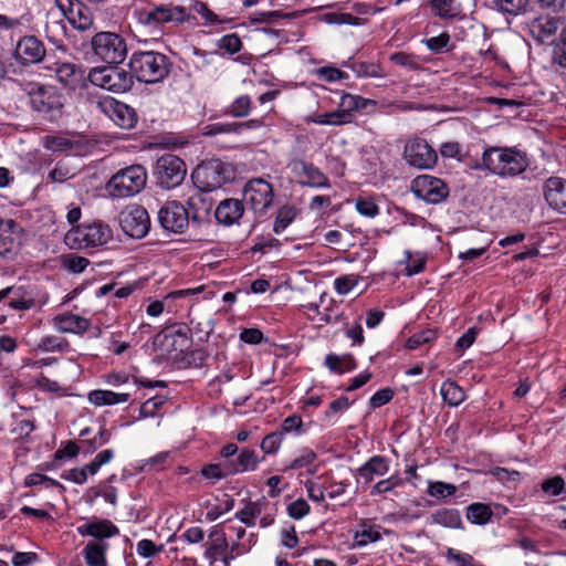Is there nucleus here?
<instances>
[{
	"label": "nucleus",
	"instance_id": "obj_13",
	"mask_svg": "<svg viewBox=\"0 0 566 566\" xmlns=\"http://www.w3.org/2000/svg\"><path fill=\"white\" fill-rule=\"evenodd\" d=\"M273 187L263 178L250 179L243 188V200L254 212H264L273 201Z\"/></svg>",
	"mask_w": 566,
	"mask_h": 566
},
{
	"label": "nucleus",
	"instance_id": "obj_50",
	"mask_svg": "<svg viewBox=\"0 0 566 566\" xmlns=\"http://www.w3.org/2000/svg\"><path fill=\"white\" fill-rule=\"evenodd\" d=\"M284 437L277 430L268 433L261 441L260 448L264 454H275L280 450Z\"/></svg>",
	"mask_w": 566,
	"mask_h": 566
},
{
	"label": "nucleus",
	"instance_id": "obj_16",
	"mask_svg": "<svg viewBox=\"0 0 566 566\" xmlns=\"http://www.w3.org/2000/svg\"><path fill=\"white\" fill-rule=\"evenodd\" d=\"M42 145L50 151L66 153L81 156L88 149V142L82 136L46 135L42 138Z\"/></svg>",
	"mask_w": 566,
	"mask_h": 566
},
{
	"label": "nucleus",
	"instance_id": "obj_27",
	"mask_svg": "<svg viewBox=\"0 0 566 566\" xmlns=\"http://www.w3.org/2000/svg\"><path fill=\"white\" fill-rule=\"evenodd\" d=\"M53 324L61 333L82 334L90 328V322L86 318L71 313L56 315Z\"/></svg>",
	"mask_w": 566,
	"mask_h": 566
},
{
	"label": "nucleus",
	"instance_id": "obj_55",
	"mask_svg": "<svg viewBox=\"0 0 566 566\" xmlns=\"http://www.w3.org/2000/svg\"><path fill=\"white\" fill-rule=\"evenodd\" d=\"M430 6L441 19H452L457 15L453 0H430Z\"/></svg>",
	"mask_w": 566,
	"mask_h": 566
},
{
	"label": "nucleus",
	"instance_id": "obj_18",
	"mask_svg": "<svg viewBox=\"0 0 566 566\" xmlns=\"http://www.w3.org/2000/svg\"><path fill=\"white\" fill-rule=\"evenodd\" d=\"M45 54L44 44L34 35L21 38L14 50V57L22 65L40 63Z\"/></svg>",
	"mask_w": 566,
	"mask_h": 566
},
{
	"label": "nucleus",
	"instance_id": "obj_53",
	"mask_svg": "<svg viewBox=\"0 0 566 566\" xmlns=\"http://www.w3.org/2000/svg\"><path fill=\"white\" fill-rule=\"evenodd\" d=\"M457 486L450 483L437 481L430 482L428 486V494L438 499H446L454 495Z\"/></svg>",
	"mask_w": 566,
	"mask_h": 566
},
{
	"label": "nucleus",
	"instance_id": "obj_56",
	"mask_svg": "<svg viewBox=\"0 0 566 566\" xmlns=\"http://www.w3.org/2000/svg\"><path fill=\"white\" fill-rule=\"evenodd\" d=\"M217 45L229 54H235L242 49L241 39L235 33L223 35L218 40Z\"/></svg>",
	"mask_w": 566,
	"mask_h": 566
},
{
	"label": "nucleus",
	"instance_id": "obj_7",
	"mask_svg": "<svg viewBox=\"0 0 566 566\" xmlns=\"http://www.w3.org/2000/svg\"><path fill=\"white\" fill-rule=\"evenodd\" d=\"M93 54L108 64H119L127 55L125 39L115 32L102 31L91 40Z\"/></svg>",
	"mask_w": 566,
	"mask_h": 566
},
{
	"label": "nucleus",
	"instance_id": "obj_41",
	"mask_svg": "<svg viewBox=\"0 0 566 566\" xmlns=\"http://www.w3.org/2000/svg\"><path fill=\"white\" fill-rule=\"evenodd\" d=\"M209 537L212 539V544L206 552L207 557L214 558L217 555L224 554L229 546L224 533L214 528L210 532Z\"/></svg>",
	"mask_w": 566,
	"mask_h": 566
},
{
	"label": "nucleus",
	"instance_id": "obj_58",
	"mask_svg": "<svg viewBox=\"0 0 566 566\" xmlns=\"http://www.w3.org/2000/svg\"><path fill=\"white\" fill-rule=\"evenodd\" d=\"M88 264L86 258L76 254H69L63 260V266L71 273H82Z\"/></svg>",
	"mask_w": 566,
	"mask_h": 566
},
{
	"label": "nucleus",
	"instance_id": "obj_34",
	"mask_svg": "<svg viewBox=\"0 0 566 566\" xmlns=\"http://www.w3.org/2000/svg\"><path fill=\"white\" fill-rule=\"evenodd\" d=\"M352 120V114L346 112L334 111L325 114L312 115L305 118L306 123H314L318 125H334L339 126L347 124Z\"/></svg>",
	"mask_w": 566,
	"mask_h": 566
},
{
	"label": "nucleus",
	"instance_id": "obj_15",
	"mask_svg": "<svg viewBox=\"0 0 566 566\" xmlns=\"http://www.w3.org/2000/svg\"><path fill=\"white\" fill-rule=\"evenodd\" d=\"M54 2L73 28L80 31L93 28L92 12L81 0H54Z\"/></svg>",
	"mask_w": 566,
	"mask_h": 566
},
{
	"label": "nucleus",
	"instance_id": "obj_5",
	"mask_svg": "<svg viewBox=\"0 0 566 566\" xmlns=\"http://www.w3.org/2000/svg\"><path fill=\"white\" fill-rule=\"evenodd\" d=\"M147 180V172L140 165H132L118 170L106 184L112 198H127L140 192Z\"/></svg>",
	"mask_w": 566,
	"mask_h": 566
},
{
	"label": "nucleus",
	"instance_id": "obj_47",
	"mask_svg": "<svg viewBox=\"0 0 566 566\" xmlns=\"http://www.w3.org/2000/svg\"><path fill=\"white\" fill-rule=\"evenodd\" d=\"M252 99L248 95L237 97L229 106L228 113L232 117L241 118L247 117L251 112Z\"/></svg>",
	"mask_w": 566,
	"mask_h": 566
},
{
	"label": "nucleus",
	"instance_id": "obj_10",
	"mask_svg": "<svg viewBox=\"0 0 566 566\" xmlns=\"http://www.w3.org/2000/svg\"><path fill=\"white\" fill-rule=\"evenodd\" d=\"M138 20L144 25L157 27L168 22H186L189 20V14L181 6L160 4L142 10Z\"/></svg>",
	"mask_w": 566,
	"mask_h": 566
},
{
	"label": "nucleus",
	"instance_id": "obj_45",
	"mask_svg": "<svg viewBox=\"0 0 566 566\" xmlns=\"http://www.w3.org/2000/svg\"><path fill=\"white\" fill-rule=\"evenodd\" d=\"M279 432L284 437L289 433H295L296 436H301L305 432L303 428V420L300 415H292L285 418L282 423L280 424Z\"/></svg>",
	"mask_w": 566,
	"mask_h": 566
},
{
	"label": "nucleus",
	"instance_id": "obj_22",
	"mask_svg": "<svg viewBox=\"0 0 566 566\" xmlns=\"http://www.w3.org/2000/svg\"><path fill=\"white\" fill-rule=\"evenodd\" d=\"M76 532L83 537H93V542H105V539L119 534L118 527L112 521L106 518H94L77 526Z\"/></svg>",
	"mask_w": 566,
	"mask_h": 566
},
{
	"label": "nucleus",
	"instance_id": "obj_23",
	"mask_svg": "<svg viewBox=\"0 0 566 566\" xmlns=\"http://www.w3.org/2000/svg\"><path fill=\"white\" fill-rule=\"evenodd\" d=\"M55 76L63 86L72 91L83 88L87 80L84 70L69 62L56 65Z\"/></svg>",
	"mask_w": 566,
	"mask_h": 566
},
{
	"label": "nucleus",
	"instance_id": "obj_40",
	"mask_svg": "<svg viewBox=\"0 0 566 566\" xmlns=\"http://www.w3.org/2000/svg\"><path fill=\"white\" fill-rule=\"evenodd\" d=\"M440 391L443 400L450 406H458L465 399L464 390L452 380H446Z\"/></svg>",
	"mask_w": 566,
	"mask_h": 566
},
{
	"label": "nucleus",
	"instance_id": "obj_57",
	"mask_svg": "<svg viewBox=\"0 0 566 566\" xmlns=\"http://www.w3.org/2000/svg\"><path fill=\"white\" fill-rule=\"evenodd\" d=\"M196 13L201 15L208 24L229 23L231 19H220L213 11H211L205 2L197 1L193 6Z\"/></svg>",
	"mask_w": 566,
	"mask_h": 566
},
{
	"label": "nucleus",
	"instance_id": "obj_2",
	"mask_svg": "<svg viewBox=\"0 0 566 566\" xmlns=\"http://www.w3.org/2000/svg\"><path fill=\"white\" fill-rule=\"evenodd\" d=\"M169 60L159 52L136 51L129 60V73L144 83L161 82L169 74Z\"/></svg>",
	"mask_w": 566,
	"mask_h": 566
},
{
	"label": "nucleus",
	"instance_id": "obj_19",
	"mask_svg": "<svg viewBox=\"0 0 566 566\" xmlns=\"http://www.w3.org/2000/svg\"><path fill=\"white\" fill-rule=\"evenodd\" d=\"M542 192L551 209L566 214V179L556 176L547 178L542 186Z\"/></svg>",
	"mask_w": 566,
	"mask_h": 566
},
{
	"label": "nucleus",
	"instance_id": "obj_64",
	"mask_svg": "<svg viewBox=\"0 0 566 566\" xmlns=\"http://www.w3.org/2000/svg\"><path fill=\"white\" fill-rule=\"evenodd\" d=\"M169 455L170 454L167 451L159 452L156 455L150 457L149 459L145 460L142 469L145 471L161 470L165 468V464H166L167 460L169 459Z\"/></svg>",
	"mask_w": 566,
	"mask_h": 566
},
{
	"label": "nucleus",
	"instance_id": "obj_32",
	"mask_svg": "<svg viewBox=\"0 0 566 566\" xmlns=\"http://www.w3.org/2000/svg\"><path fill=\"white\" fill-rule=\"evenodd\" d=\"M489 6L509 15H521L528 12V0H488Z\"/></svg>",
	"mask_w": 566,
	"mask_h": 566
},
{
	"label": "nucleus",
	"instance_id": "obj_25",
	"mask_svg": "<svg viewBox=\"0 0 566 566\" xmlns=\"http://www.w3.org/2000/svg\"><path fill=\"white\" fill-rule=\"evenodd\" d=\"M243 212L244 207L242 201L239 199L229 198L222 200L218 205L214 211V217L219 223L224 226H232L241 219Z\"/></svg>",
	"mask_w": 566,
	"mask_h": 566
},
{
	"label": "nucleus",
	"instance_id": "obj_49",
	"mask_svg": "<svg viewBox=\"0 0 566 566\" xmlns=\"http://www.w3.org/2000/svg\"><path fill=\"white\" fill-rule=\"evenodd\" d=\"M44 484L45 488H57L60 492H64L65 488L56 480H53L41 473H31L25 476L24 485L27 488H32L36 485Z\"/></svg>",
	"mask_w": 566,
	"mask_h": 566
},
{
	"label": "nucleus",
	"instance_id": "obj_62",
	"mask_svg": "<svg viewBox=\"0 0 566 566\" xmlns=\"http://www.w3.org/2000/svg\"><path fill=\"white\" fill-rule=\"evenodd\" d=\"M423 42L426 46L433 53H442L446 51L450 42V35L447 32H443L437 36L426 39Z\"/></svg>",
	"mask_w": 566,
	"mask_h": 566
},
{
	"label": "nucleus",
	"instance_id": "obj_30",
	"mask_svg": "<svg viewBox=\"0 0 566 566\" xmlns=\"http://www.w3.org/2000/svg\"><path fill=\"white\" fill-rule=\"evenodd\" d=\"M432 524H438L449 528H462L460 512L455 509H440L430 515Z\"/></svg>",
	"mask_w": 566,
	"mask_h": 566
},
{
	"label": "nucleus",
	"instance_id": "obj_9",
	"mask_svg": "<svg viewBox=\"0 0 566 566\" xmlns=\"http://www.w3.org/2000/svg\"><path fill=\"white\" fill-rule=\"evenodd\" d=\"M158 220L161 227L174 233H182L192 222H199V217L193 213L191 217L186 207L178 201L166 202L158 211Z\"/></svg>",
	"mask_w": 566,
	"mask_h": 566
},
{
	"label": "nucleus",
	"instance_id": "obj_38",
	"mask_svg": "<svg viewBox=\"0 0 566 566\" xmlns=\"http://www.w3.org/2000/svg\"><path fill=\"white\" fill-rule=\"evenodd\" d=\"M325 365L334 373L343 374L356 368V361L352 355L338 356L328 354L325 357Z\"/></svg>",
	"mask_w": 566,
	"mask_h": 566
},
{
	"label": "nucleus",
	"instance_id": "obj_52",
	"mask_svg": "<svg viewBox=\"0 0 566 566\" xmlns=\"http://www.w3.org/2000/svg\"><path fill=\"white\" fill-rule=\"evenodd\" d=\"M542 491L549 496H558L565 491V481L560 475L545 479L541 483Z\"/></svg>",
	"mask_w": 566,
	"mask_h": 566
},
{
	"label": "nucleus",
	"instance_id": "obj_59",
	"mask_svg": "<svg viewBox=\"0 0 566 566\" xmlns=\"http://www.w3.org/2000/svg\"><path fill=\"white\" fill-rule=\"evenodd\" d=\"M111 432L105 428L102 427L93 439L91 440H84L82 443L86 446V453H93L95 452L99 447L106 444L111 440Z\"/></svg>",
	"mask_w": 566,
	"mask_h": 566
},
{
	"label": "nucleus",
	"instance_id": "obj_21",
	"mask_svg": "<svg viewBox=\"0 0 566 566\" xmlns=\"http://www.w3.org/2000/svg\"><path fill=\"white\" fill-rule=\"evenodd\" d=\"M33 111L48 114L62 107L61 98L52 87L38 86L29 93Z\"/></svg>",
	"mask_w": 566,
	"mask_h": 566
},
{
	"label": "nucleus",
	"instance_id": "obj_8",
	"mask_svg": "<svg viewBox=\"0 0 566 566\" xmlns=\"http://www.w3.org/2000/svg\"><path fill=\"white\" fill-rule=\"evenodd\" d=\"M187 167L185 161L174 154L161 155L155 164L154 176L163 189H174L185 179Z\"/></svg>",
	"mask_w": 566,
	"mask_h": 566
},
{
	"label": "nucleus",
	"instance_id": "obj_1",
	"mask_svg": "<svg viewBox=\"0 0 566 566\" xmlns=\"http://www.w3.org/2000/svg\"><path fill=\"white\" fill-rule=\"evenodd\" d=\"M528 166L527 154L516 147L488 146L481 160L475 161L472 168L500 178H515L525 172Z\"/></svg>",
	"mask_w": 566,
	"mask_h": 566
},
{
	"label": "nucleus",
	"instance_id": "obj_37",
	"mask_svg": "<svg viewBox=\"0 0 566 566\" xmlns=\"http://www.w3.org/2000/svg\"><path fill=\"white\" fill-rule=\"evenodd\" d=\"M359 530L356 531L355 539L358 546H366L369 543L377 542L381 538L378 531L379 526L373 525L368 520L359 523Z\"/></svg>",
	"mask_w": 566,
	"mask_h": 566
},
{
	"label": "nucleus",
	"instance_id": "obj_33",
	"mask_svg": "<svg viewBox=\"0 0 566 566\" xmlns=\"http://www.w3.org/2000/svg\"><path fill=\"white\" fill-rule=\"evenodd\" d=\"M468 521L475 525H485L491 522L493 512L489 504L475 502L467 507Z\"/></svg>",
	"mask_w": 566,
	"mask_h": 566
},
{
	"label": "nucleus",
	"instance_id": "obj_12",
	"mask_svg": "<svg viewBox=\"0 0 566 566\" xmlns=\"http://www.w3.org/2000/svg\"><path fill=\"white\" fill-rule=\"evenodd\" d=\"M411 191L428 203L442 202L449 195V188L440 178L430 175H420L411 181Z\"/></svg>",
	"mask_w": 566,
	"mask_h": 566
},
{
	"label": "nucleus",
	"instance_id": "obj_11",
	"mask_svg": "<svg viewBox=\"0 0 566 566\" xmlns=\"http://www.w3.org/2000/svg\"><path fill=\"white\" fill-rule=\"evenodd\" d=\"M119 226L125 234L142 239L150 229V218L144 207L132 205L119 213Z\"/></svg>",
	"mask_w": 566,
	"mask_h": 566
},
{
	"label": "nucleus",
	"instance_id": "obj_48",
	"mask_svg": "<svg viewBox=\"0 0 566 566\" xmlns=\"http://www.w3.org/2000/svg\"><path fill=\"white\" fill-rule=\"evenodd\" d=\"M355 208L359 214L367 218H375L379 214V207L371 197H358L355 200Z\"/></svg>",
	"mask_w": 566,
	"mask_h": 566
},
{
	"label": "nucleus",
	"instance_id": "obj_43",
	"mask_svg": "<svg viewBox=\"0 0 566 566\" xmlns=\"http://www.w3.org/2000/svg\"><path fill=\"white\" fill-rule=\"evenodd\" d=\"M295 217L296 209L293 206H283L276 213L273 231L275 233H281L293 222Z\"/></svg>",
	"mask_w": 566,
	"mask_h": 566
},
{
	"label": "nucleus",
	"instance_id": "obj_51",
	"mask_svg": "<svg viewBox=\"0 0 566 566\" xmlns=\"http://www.w3.org/2000/svg\"><path fill=\"white\" fill-rule=\"evenodd\" d=\"M14 293V297L10 300L9 306L17 311H25L35 305L34 298L31 296H27V292L23 287H19L15 291L12 290Z\"/></svg>",
	"mask_w": 566,
	"mask_h": 566
},
{
	"label": "nucleus",
	"instance_id": "obj_61",
	"mask_svg": "<svg viewBox=\"0 0 566 566\" xmlns=\"http://www.w3.org/2000/svg\"><path fill=\"white\" fill-rule=\"evenodd\" d=\"M201 474L206 479H210V480H221L228 475H231V473H228V469L226 468V462L223 464L216 463V464L205 465L201 470Z\"/></svg>",
	"mask_w": 566,
	"mask_h": 566
},
{
	"label": "nucleus",
	"instance_id": "obj_28",
	"mask_svg": "<svg viewBox=\"0 0 566 566\" xmlns=\"http://www.w3.org/2000/svg\"><path fill=\"white\" fill-rule=\"evenodd\" d=\"M388 470V460L381 455H374L358 469V474L369 483L375 479V476H382L387 474Z\"/></svg>",
	"mask_w": 566,
	"mask_h": 566
},
{
	"label": "nucleus",
	"instance_id": "obj_6",
	"mask_svg": "<svg viewBox=\"0 0 566 566\" xmlns=\"http://www.w3.org/2000/svg\"><path fill=\"white\" fill-rule=\"evenodd\" d=\"M87 80L94 86L113 93H125L129 91L134 84L132 74L115 65H104L91 69Z\"/></svg>",
	"mask_w": 566,
	"mask_h": 566
},
{
	"label": "nucleus",
	"instance_id": "obj_26",
	"mask_svg": "<svg viewBox=\"0 0 566 566\" xmlns=\"http://www.w3.org/2000/svg\"><path fill=\"white\" fill-rule=\"evenodd\" d=\"M260 459L256 452L249 448H242L234 460L226 461L228 473L237 474L256 470Z\"/></svg>",
	"mask_w": 566,
	"mask_h": 566
},
{
	"label": "nucleus",
	"instance_id": "obj_63",
	"mask_svg": "<svg viewBox=\"0 0 566 566\" xmlns=\"http://www.w3.org/2000/svg\"><path fill=\"white\" fill-rule=\"evenodd\" d=\"M310 513V505L304 499H297L287 506V514L293 520H301Z\"/></svg>",
	"mask_w": 566,
	"mask_h": 566
},
{
	"label": "nucleus",
	"instance_id": "obj_31",
	"mask_svg": "<svg viewBox=\"0 0 566 566\" xmlns=\"http://www.w3.org/2000/svg\"><path fill=\"white\" fill-rule=\"evenodd\" d=\"M129 394H117L111 390L96 389L88 394V401L94 406H112L128 401Z\"/></svg>",
	"mask_w": 566,
	"mask_h": 566
},
{
	"label": "nucleus",
	"instance_id": "obj_3",
	"mask_svg": "<svg viewBox=\"0 0 566 566\" xmlns=\"http://www.w3.org/2000/svg\"><path fill=\"white\" fill-rule=\"evenodd\" d=\"M234 177L232 165L220 159L203 161L191 174L195 186L203 192L213 191L231 182Z\"/></svg>",
	"mask_w": 566,
	"mask_h": 566
},
{
	"label": "nucleus",
	"instance_id": "obj_35",
	"mask_svg": "<svg viewBox=\"0 0 566 566\" xmlns=\"http://www.w3.org/2000/svg\"><path fill=\"white\" fill-rule=\"evenodd\" d=\"M66 31L67 28L63 19L51 18L45 24L46 39L57 49L63 48V39L66 35Z\"/></svg>",
	"mask_w": 566,
	"mask_h": 566
},
{
	"label": "nucleus",
	"instance_id": "obj_29",
	"mask_svg": "<svg viewBox=\"0 0 566 566\" xmlns=\"http://www.w3.org/2000/svg\"><path fill=\"white\" fill-rule=\"evenodd\" d=\"M107 549L108 544L106 542H88L83 549L87 566H107Z\"/></svg>",
	"mask_w": 566,
	"mask_h": 566
},
{
	"label": "nucleus",
	"instance_id": "obj_42",
	"mask_svg": "<svg viewBox=\"0 0 566 566\" xmlns=\"http://www.w3.org/2000/svg\"><path fill=\"white\" fill-rule=\"evenodd\" d=\"M444 556L447 562L453 566H483L478 563L472 555L462 553L452 547L447 548Z\"/></svg>",
	"mask_w": 566,
	"mask_h": 566
},
{
	"label": "nucleus",
	"instance_id": "obj_54",
	"mask_svg": "<svg viewBox=\"0 0 566 566\" xmlns=\"http://www.w3.org/2000/svg\"><path fill=\"white\" fill-rule=\"evenodd\" d=\"M66 342L57 336H45L36 345L35 349L42 353L61 352L63 350Z\"/></svg>",
	"mask_w": 566,
	"mask_h": 566
},
{
	"label": "nucleus",
	"instance_id": "obj_14",
	"mask_svg": "<svg viewBox=\"0 0 566 566\" xmlns=\"http://www.w3.org/2000/svg\"><path fill=\"white\" fill-rule=\"evenodd\" d=\"M405 160L418 169H431L437 164V151L422 138L409 140L403 150Z\"/></svg>",
	"mask_w": 566,
	"mask_h": 566
},
{
	"label": "nucleus",
	"instance_id": "obj_4",
	"mask_svg": "<svg viewBox=\"0 0 566 566\" xmlns=\"http://www.w3.org/2000/svg\"><path fill=\"white\" fill-rule=\"evenodd\" d=\"M113 238L112 228L101 220L78 224L65 234V243L71 249L97 248L106 244Z\"/></svg>",
	"mask_w": 566,
	"mask_h": 566
},
{
	"label": "nucleus",
	"instance_id": "obj_39",
	"mask_svg": "<svg viewBox=\"0 0 566 566\" xmlns=\"http://www.w3.org/2000/svg\"><path fill=\"white\" fill-rule=\"evenodd\" d=\"M263 509V501L248 502L242 510L235 513L234 516L247 526L252 527L255 525V518L261 515Z\"/></svg>",
	"mask_w": 566,
	"mask_h": 566
},
{
	"label": "nucleus",
	"instance_id": "obj_46",
	"mask_svg": "<svg viewBox=\"0 0 566 566\" xmlns=\"http://www.w3.org/2000/svg\"><path fill=\"white\" fill-rule=\"evenodd\" d=\"M317 454L310 448H303L297 455L283 471L300 470L307 468L315 462Z\"/></svg>",
	"mask_w": 566,
	"mask_h": 566
},
{
	"label": "nucleus",
	"instance_id": "obj_36",
	"mask_svg": "<svg viewBox=\"0 0 566 566\" xmlns=\"http://www.w3.org/2000/svg\"><path fill=\"white\" fill-rule=\"evenodd\" d=\"M552 65L559 74H566V30H563L560 32L559 39L554 42L552 52Z\"/></svg>",
	"mask_w": 566,
	"mask_h": 566
},
{
	"label": "nucleus",
	"instance_id": "obj_24",
	"mask_svg": "<svg viewBox=\"0 0 566 566\" xmlns=\"http://www.w3.org/2000/svg\"><path fill=\"white\" fill-rule=\"evenodd\" d=\"M562 21L558 17H541L531 24V34L539 43H553L554 36L558 31Z\"/></svg>",
	"mask_w": 566,
	"mask_h": 566
},
{
	"label": "nucleus",
	"instance_id": "obj_17",
	"mask_svg": "<svg viewBox=\"0 0 566 566\" xmlns=\"http://www.w3.org/2000/svg\"><path fill=\"white\" fill-rule=\"evenodd\" d=\"M102 111L120 128L132 129L136 126L138 116L136 111L129 105L106 98L99 103Z\"/></svg>",
	"mask_w": 566,
	"mask_h": 566
},
{
	"label": "nucleus",
	"instance_id": "obj_60",
	"mask_svg": "<svg viewBox=\"0 0 566 566\" xmlns=\"http://www.w3.org/2000/svg\"><path fill=\"white\" fill-rule=\"evenodd\" d=\"M437 337V333L432 329L422 331L420 333L413 334L407 340V347L409 349H417L423 344L430 343L434 340Z\"/></svg>",
	"mask_w": 566,
	"mask_h": 566
},
{
	"label": "nucleus",
	"instance_id": "obj_20",
	"mask_svg": "<svg viewBox=\"0 0 566 566\" xmlns=\"http://www.w3.org/2000/svg\"><path fill=\"white\" fill-rule=\"evenodd\" d=\"M293 171L300 178L298 184L311 188H329L327 176L311 163L296 160L293 163Z\"/></svg>",
	"mask_w": 566,
	"mask_h": 566
},
{
	"label": "nucleus",
	"instance_id": "obj_44",
	"mask_svg": "<svg viewBox=\"0 0 566 566\" xmlns=\"http://www.w3.org/2000/svg\"><path fill=\"white\" fill-rule=\"evenodd\" d=\"M12 222V220H9L6 223L7 228L0 230V258L3 259H10L14 253L15 240L9 230Z\"/></svg>",
	"mask_w": 566,
	"mask_h": 566
}]
</instances>
